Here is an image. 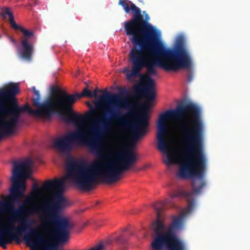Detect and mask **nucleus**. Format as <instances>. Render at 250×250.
I'll list each match as a JSON object with an SVG mask.
<instances>
[{
	"instance_id": "1",
	"label": "nucleus",
	"mask_w": 250,
	"mask_h": 250,
	"mask_svg": "<svg viewBox=\"0 0 250 250\" xmlns=\"http://www.w3.org/2000/svg\"><path fill=\"white\" fill-rule=\"evenodd\" d=\"M188 114L190 119L182 123L179 127L181 140L185 146L182 150V157L179 163L177 176L183 179H193L191 185L200 192L201 188L206 187L204 176L207 165V158L202 144L203 124L200 119V110L194 104L188 103L178 105L176 109L168 110L161 114L157 124V138L158 148L167 153V165L173 163V155L168 153L169 143L165 136L167 134L168 120H179Z\"/></svg>"
},
{
	"instance_id": "2",
	"label": "nucleus",
	"mask_w": 250,
	"mask_h": 250,
	"mask_svg": "<svg viewBox=\"0 0 250 250\" xmlns=\"http://www.w3.org/2000/svg\"><path fill=\"white\" fill-rule=\"evenodd\" d=\"M151 50H145L144 55L145 62L142 65L134 66L130 58L131 49L128 55L129 62L132 65L130 72L128 68L124 69L123 72L126 73V79L131 81L133 77L141 75V71L146 68L149 75H156L155 66H158L166 72H177L183 69H189L192 65V61L184 39L178 38L173 48L162 46L157 38V41Z\"/></svg>"
},
{
	"instance_id": "3",
	"label": "nucleus",
	"mask_w": 250,
	"mask_h": 250,
	"mask_svg": "<svg viewBox=\"0 0 250 250\" xmlns=\"http://www.w3.org/2000/svg\"><path fill=\"white\" fill-rule=\"evenodd\" d=\"M128 169L123 161L117 157L113 161L90 165L71 159L66 164L65 178L74 182L81 189L88 191L99 178L107 183H113L119 180L123 172Z\"/></svg>"
},
{
	"instance_id": "4",
	"label": "nucleus",
	"mask_w": 250,
	"mask_h": 250,
	"mask_svg": "<svg viewBox=\"0 0 250 250\" xmlns=\"http://www.w3.org/2000/svg\"><path fill=\"white\" fill-rule=\"evenodd\" d=\"M119 4L126 13H129L131 11L133 13L132 18L124 22V28L133 45L129 55L131 61L134 66L142 65L145 62L144 51L153 49L157 41L155 29L148 22L149 16L146 14L144 19L140 9L131 1L119 0Z\"/></svg>"
},
{
	"instance_id": "5",
	"label": "nucleus",
	"mask_w": 250,
	"mask_h": 250,
	"mask_svg": "<svg viewBox=\"0 0 250 250\" xmlns=\"http://www.w3.org/2000/svg\"><path fill=\"white\" fill-rule=\"evenodd\" d=\"M13 90L12 93L14 94V97L11 99L2 97L0 98V111L5 116L9 117V122L11 125H17L20 115L24 112H27L29 114L35 117L45 120H49L55 112H58L62 116V103L65 100L67 95L62 94V91L58 88L54 89L56 95L49 98L42 103H40L41 97L39 91L37 90L34 92L36 98L32 99L33 105L37 107V109H32L26 104L23 106H20L16 101L15 96L19 92V87L18 84L11 83L8 86L0 90Z\"/></svg>"
},
{
	"instance_id": "6",
	"label": "nucleus",
	"mask_w": 250,
	"mask_h": 250,
	"mask_svg": "<svg viewBox=\"0 0 250 250\" xmlns=\"http://www.w3.org/2000/svg\"><path fill=\"white\" fill-rule=\"evenodd\" d=\"M111 104L112 106L105 107L101 111L99 123L102 125V128L96 126L90 128L92 139L89 140V147L93 152L98 153L101 150L104 131L108 130L114 122L123 126H130L131 138L135 142L142 138L147 132L149 116L147 111L142 113L133 123L130 124L132 112L129 111L122 114L119 108Z\"/></svg>"
},
{
	"instance_id": "7",
	"label": "nucleus",
	"mask_w": 250,
	"mask_h": 250,
	"mask_svg": "<svg viewBox=\"0 0 250 250\" xmlns=\"http://www.w3.org/2000/svg\"><path fill=\"white\" fill-rule=\"evenodd\" d=\"M192 187L193 189L190 192L179 190L170 195L171 200L176 197H185L188 204L187 207L183 210L182 215L172 217V222L164 231L163 230L166 227L164 222L161 220L163 205L161 203L154 204V208L156 210L157 220L153 224L155 236L151 244L152 249L160 250L164 245L184 242L178 236L177 232L183 228L184 217L190 213L193 209L195 207L196 196L200 194L203 188H201L200 192L197 193L195 191L196 188L192 186Z\"/></svg>"
},
{
	"instance_id": "8",
	"label": "nucleus",
	"mask_w": 250,
	"mask_h": 250,
	"mask_svg": "<svg viewBox=\"0 0 250 250\" xmlns=\"http://www.w3.org/2000/svg\"><path fill=\"white\" fill-rule=\"evenodd\" d=\"M32 160L27 158L24 161H15L13 162L11 181L12 186L9 189L11 198L19 202L25 196L26 189V179L30 177Z\"/></svg>"
},
{
	"instance_id": "9",
	"label": "nucleus",
	"mask_w": 250,
	"mask_h": 250,
	"mask_svg": "<svg viewBox=\"0 0 250 250\" xmlns=\"http://www.w3.org/2000/svg\"><path fill=\"white\" fill-rule=\"evenodd\" d=\"M42 213L41 217L42 224L45 226H55L57 241L61 243L66 242L69 237L70 230L74 227L73 224L47 205L43 208Z\"/></svg>"
},
{
	"instance_id": "10",
	"label": "nucleus",
	"mask_w": 250,
	"mask_h": 250,
	"mask_svg": "<svg viewBox=\"0 0 250 250\" xmlns=\"http://www.w3.org/2000/svg\"><path fill=\"white\" fill-rule=\"evenodd\" d=\"M16 218L19 219L21 226L22 228V233L25 234L23 237L24 240L28 244H31L33 247L43 246V250L46 249L51 245L56 246L55 250H58L57 245L52 243L42 235L39 230L32 226L35 223L33 219H30L28 217L31 215H22L15 212Z\"/></svg>"
},
{
	"instance_id": "11",
	"label": "nucleus",
	"mask_w": 250,
	"mask_h": 250,
	"mask_svg": "<svg viewBox=\"0 0 250 250\" xmlns=\"http://www.w3.org/2000/svg\"><path fill=\"white\" fill-rule=\"evenodd\" d=\"M66 173L63 179H55L53 180H46L42 184L43 189L51 190L55 192L53 196L51 199L47 200L48 203L51 202L52 204H47V205L61 214L69 205L67 200L62 195L65 181L73 182L80 188L74 182L66 179Z\"/></svg>"
},
{
	"instance_id": "12",
	"label": "nucleus",
	"mask_w": 250,
	"mask_h": 250,
	"mask_svg": "<svg viewBox=\"0 0 250 250\" xmlns=\"http://www.w3.org/2000/svg\"><path fill=\"white\" fill-rule=\"evenodd\" d=\"M62 93L68 96L64 100L62 104V117L67 122L78 124L83 120V117L81 114L74 113L73 111V105L77 101V99L82 97L92 98V91L87 87L83 89L81 93L69 94L62 91Z\"/></svg>"
},
{
	"instance_id": "13",
	"label": "nucleus",
	"mask_w": 250,
	"mask_h": 250,
	"mask_svg": "<svg viewBox=\"0 0 250 250\" xmlns=\"http://www.w3.org/2000/svg\"><path fill=\"white\" fill-rule=\"evenodd\" d=\"M105 94L100 97L102 102H109L115 107L120 109H127V111L132 112L130 116L131 121L135 114L134 103L127 96L128 91L126 87H123L119 90L120 94H113L108 92L106 90L104 91Z\"/></svg>"
},
{
	"instance_id": "14",
	"label": "nucleus",
	"mask_w": 250,
	"mask_h": 250,
	"mask_svg": "<svg viewBox=\"0 0 250 250\" xmlns=\"http://www.w3.org/2000/svg\"><path fill=\"white\" fill-rule=\"evenodd\" d=\"M92 139V134L91 137H88L84 131L79 129L56 139L54 142V146L61 151L67 152L72 149L73 143L75 141L86 142L89 145V140Z\"/></svg>"
},
{
	"instance_id": "15",
	"label": "nucleus",
	"mask_w": 250,
	"mask_h": 250,
	"mask_svg": "<svg viewBox=\"0 0 250 250\" xmlns=\"http://www.w3.org/2000/svg\"><path fill=\"white\" fill-rule=\"evenodd\" d=\"M144 79L146 82V86L143 88L141 85L137 84L135 86L134 90L139 93L143 92L144 94L146 101L150 103L155 98V82L150 76H146Z\"/></svg>"
},
{
	"instance_id": "16",
	"label": "nucleus",
	"mask_w": 250,
	"mask_h": 250,
	"mask_svg": "<svg viewBox=\"0 0 250 250\" xmlns=\"http://www.w3.org/2000/svg\"><path fill=\"white\" fill-rule=\"evenodd\" d=\"M2 229L11 234H16L19 237L22 234V228L21 226L19 219L15 214L8 218L4 222L2 221Z\"/></svg>"
},
{
	"instance_id": "17",
	"label": "nucleus",
	"mask_w": 250,
	"mask_h": 250,
	"mask_svg": "<svg viewBox=\"0 0 250 250\" xmlns=\"http://www.w3.org/2000/svg\"><path fill=\"white\" fill-rule=\"evenodd\" d=\"M35 195L28 196L26 197L25 200L23 201L15 212L22 215H33L39 212V209L37 206L31 205V203L35 200Z\"/></svg>"
},
{
	"instance_id": "18",
	"label": "nucleus",
	"mask_w": 250,
	"mask_h": 250,
	"mask_svg": "<svg viewBox=\"0 0 250 250\" xmlns=\"http://www.w3.org/2000/svg\"><path fill=\"white\" fill-rule=\"evenodd\" d=\"M21 49L19 51L20 57L25 60L30 61L34 50V42L27 41L26 39H21L20 42Z\"/></svg>"
},
{
	"instance_id": "19",
	"label": "nucleus",
	"mask_w": 250,
	"mask_h": 250,
	"mask_svg": "<svg viewBox=\"0 0 250 250\" xmlns=\"http://www.w3.org/2000/svg\"><path fill=\"white\" fill-rule=\"evenodd\" d=\"M117 157L123 161L128 169L137 162L138 157L133 148L126 149L117 154Z\"/></svg>"
},
{
	"instance_id": "20",
	"label": "nucleus",
	"mask_w": 250,
	"mask_h": 250,
	"mask_svg": "<svg viewBox=\"0 0 250 250\" xmlns=\"http://www.w3.org/2000/svg\"><path fill=\"white\" fill-rule=\"evenodd\" d=\"M0 240L6 241L9 244H11L13 241L18 243L21 242L19 237L16 234L10 233L2 229V222L0 224Z\"/></svg>"
},
{
	"instance_id": "21",
	"label": "nucleus",
	"mask_w": 250,
	"mask_h": 250,
	"mask_svg": "<svg viewBox=\"0 0 250 250\" xmlns=\"http://www.w3.org/2000/svg\"><path fill=\"white\" fill-rule=\"evenodd\" d=\"M14 208L13 204L9 201L4 199L0 201V214H4L8 211H11L13 213V215H15V210H17ZM2 222V220L0 218V224Z\"/></svg>"
},
{
	"instance_id": "22",
	"label": "nucleus",
	"mask_w": 250,
	"mask_h": 250,
	"mask_svg": "<svg viewBox=\"0 0 250 250\" xmlns=\"http://www.w3.org/2000/svg\"><path fill=\"white\" fill-rule=\"evenodd\" d=\"M0 14L4 19L6 18V16L9 17V21L12 28L15 29V30L19 29L20 30V28H22L21 26L17 25L15 22L13 13L11 12L10 9L8 7H4L1 10Z\"/></svg>"
},
{
	"instance_id": "23",
	"label": "nucleus",
	"mask_w": 250,
	"mask_h": 250,
	"mask_svg": "<svg viewBox=\"0 0 250 250\" xmlns=\"http://www.w3.org/2000/svg\"><path fill=\"white\" fill-rule=\"evenodd\" d=\"M126 230H127V229H125L124 232H122L121 234L114 238L115 241L118 245L125 247L128 243V234L125 232Z\"/></svg>"
},
{
	"instance_id": "24",
	"label": "nucleus",
	"mask_w": 250,
	"mask_h": 250,
	"mask_svg": "<svg viewBox=\"0 0 250 250\" xmlns=\"http://www.w3.org/2000/svg\"><path fill=\"white\" fill-rule=\"evenodd\" d=\"M48 191H51V190H44L42 188V187L41 188H39L36 183H35L33 185L32 188L33 195L37 197H42L43 195V192Z\"/></svg>"
},
{
	"instance_id": "25",
	"label": "nucleus",
	"mask_w": 250,
	"mask_h": 250,
	"mask_svg": "<svg viewBox=\"0 0 250 250\" xmlns=\"http://www.w3.org/2000/svg\"><path fill=\"white\" fill-rule=\"evenodd\" d=\"M20 31L23 35V37L21 39H26L27 41H31L30 39L34 37V33L32 31L26 29L23 27L20 28Z\"/></svg>"
},
{
	"instance_id": "26",
	"label": "nucleus",
	"mask_w": 250,
	"mask_h": 250,
	"mask_svg": "<svg viewBox=\"0 0 250 250\" xmlns=\"http://www.w3.org/2000/svg\"><path fill=\"white\" fill-rule=\"evenodd\" d=\"M105 248L102 243H100L99 245H96L88 250H105Z\"/></svg>"
},
{
	"instance_id": "27",
	"label": "nucleus",
	"mask_w": 250,
	"mask_h": 250,
	"mask_svg": "<svg viewBox=\"0 0 250 250\" xmlns=\"http://www.w3.org/2000/svg\"><path fill=\"white\" fill-rule=\"evenodd\" d=\"M95 111L93 109L91 110L86 115V117L88 119H91L95 116Z\"/></svg>"
},
{
	"instance_id": "28",
	"label": "nucleus",
	"mask_w": 250,
	"mask_h": 250,
	"mask_svg": "<svg viewBox=\"0 0 250 250\" xmlns=\"http://www.w3.org/2000/svg\"><path fill=\"white\" fill-rule=\"evenodd\" d=\"M7 244H10L9 243H8L7 242H5L4 241H0V247H1L3 249H6L7 248V247L6 245Z\"/></svg>"
},
{
	"instance_id": "29",
	"label": "nucleus",
	"mask_w": 250,
	"mask_h": 250,
	"mask_svg": "<svg viewBox=\"0 0 250 250\" xmlns=\"http://www.w3.org/2000/svg\"><path fill=\"white\" fill-rule=\"evenodd\" d=\"M187 79L188 82H190L193 79V74L191 73H189L187 76Z\"/></svg>"
},
{
	"instance_id": "30",
	"label": "nucleus",
	"mask_w": 250,
	"mask_h": 250,
	"mask_svg": "<svg viewBox=\"0 0 250 250\" xmlns=\"http://www.w3.org/2000/svg\"><path fill=\"white\" fill-rule=\"evenodd\" d=\"M98 92V88L95 89L93 92H92L93 97L97 98Z\"/></svg>"
},
{
	"instance_id": "31",
	"label": "nucleus",
	"mask_w": 250,
	"mask_h": 250,
	"mask_svg": "<svg viewBox=\"0 0 250 250\" xmlns=\"http://www.w3.org/2000/svg\"><path fill=\"white\" fill-rule=\"evenodd\" d=\"M56 246L55 245H51L50 247L48 248L46 250H55Z\"/></svg>"
},
{
	"instance_id": "32",
	"label": "nucleus",
	"mask_w": 250,
	"mask_h": 250,
	"mask_svg": "<svg viewBox=\"0 0 250 250\" xmlns=\"http://www.w3.org/2000/svg\"><path fill=\"white\" fill-rule=\"evenodd\" d=\"M10 41L14 44H16V41L14 38H10Z\"/></svg>"
},
{
	"instance_id": "33",
	"label": "nucleus",
	"mask_w": 250,
	"mask_h": 250,
	"mask_svg": "<svg viewBox=\"0 0 250 250\" xmlns=\"http://www.w3.org/2000/svg\"><path fill=\"white\" fill-rule=\"evenodd\" d=\"M31 89L33 92H35V91H37L35 86L32 87Z\"/></svg>"
},
{
	"instance_id": "34",
	"label": "nucleus",
	"mask_w": 250,
	"mask_h": 250,
	"mask_svg": "<svg viewBox=\"0 0 250 250\" xmlns=\"http://www.w3.org/2000/svg\"><path fill=\"white\" fill-rule=\"evenodd\" d=\"M145 108H146V110H148V108H149V107H148V105H145Z\"/></svg>"
},
{
	"instance_id": "35",
	"label": "nucleus",
	"mask_w": 250,
	"mask_h": 250,
	"mask_svg": "<svg viewBox=\"0 0 250 250\" xmlns=\"http://www.w3.org/2000/svg\"><path fill=\"white\" fill-rule=\"evenodd\" d=\"M2 185V182L0 181V187H1Z\"/></svg>"
},
{
	"instance_id": "36",
	"label": "nucleus",
	"mask_w": 250,
	"mask_h": 250,
	"mask_svg": "<svg viewBox=\"0 0 250 250\" xmlns=\"http://www.w3.org/2000/svg\"><path fill=\"white\" fill-rule=\"evenodd\" d=\"M96 106H97V107H98V108H99V107H100V106L98 105V104H96Z\"/></svg>"
},
{
	"instance_id": "37",
	"label": "nucleus",
	"mask_w": 250,
	"mask_h": 250,
	"mask_svg": "<svg viewBox=\"0 0 250 250\" xmlns=\"http://www.w3.org/2000/svg\"><path fill=\"white\" fill-rule=\"evenodd\" d=\"M169 202H170V201H169V200H167V201L166 203H167V204H168V203H169Z\"/></svg>"
}]
</instances>
